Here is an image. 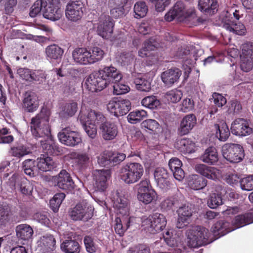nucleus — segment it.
Returning a JSON list of instances; mask_svg holds the SVG:
<instances>
[{
    "label": "nucleus",
    "instance_id": "f257e3e1",
    "mask_svg": "<svg viewBox=\"0 0 253 253\" xmlns=\"http://www.w3.org/2000/svg\"><path fill=\"white\" fill-rule=\"evenodd\" d=\"M51 114L49 109L43 107L39 113L32 118L30 123L31 132L35 137H45L44 140H41V143L42 149L47 154L53 153L56 148L55 144L51 136L49 124Z\"/></svg>",
    "mask_w": 253,
    "mask_h": 253
},
{
    "label": "nucleus",
    "instance_id": "f03ea898",
    "mask_svg": "<svg viewBox=\"0 0 253 253\" xmlns=\"http://www.w3.org/2000/svg\"><path fill=\"white\" fill-rule=\"evenodd\" d=\"M122 78V74L115 67L105 66L89 75L85 81L84 87L91 92L100 91L111 83L119 82Z\"/></svg>",
    "mask_w": 253,
    "mask_h": 253
},
{
    "label": "nucleus",
    "instance_id": "7ed1b4c3",
    "mask_svg": "<svg viewBox=\"0 0 253 253\" xmlns=\"http://www.w3.org/2000/svg\"><path fill=\"white\" fill-rule=\"evenodd\" d=\"M78 119L83 125L87 135L94 139L97 135V125H100L105 120L104 115L99 112L86 109L82 107Z\"/></svg>",
    "mask_w": 253,
    "mask_h": 253
},
{
    "label": "nucleus",
    "instance_id": "20e7f679",
    "mask_svg": "<svg viewBox=\"0 0 253 253\" xmlns=\"http://www.w3.org/2000/svg\"><path fill=\"white\" fill-rule=\"evenodd\" d=\"M167 225L166 217L161 213L156 212L148 217L141 218V228L148 234H155L164 230Z\"/></svg>",
    "mask_w": 253,
    "mask_h": 253
},
{
    "label": "nucleus",
    "instance_id": "39448f33",
    "mask_svg": "<svg viewBox=\"0 0 253 253\" xmlns=\"http://www.w3.org/2000/svg\"><path fill=\"white\" fill-rule=\"evenodd\" d=\"M186 243L189 248H197L206 244L210 232L205 227L195 226L190 227L186 233Z\"/></svg>",
    "mask_w": 253,
    "mask_h": 253
},
{
    "label": "nucleus",
    "instance_id": "423d86ee",
    "mask_svg": "<svg viewBox=\"0 0 253 253\" xmlns=\"http://www.w3.org/2000/svg\"><path fill=\"white\" fill-rule=\"evenodd\" d=\"M143 173L142 165L138 163H129L124 165L121 169L120 177L125 183L131 184L137 182Z\"/></svg>",
    "mask_w": 253,
    "mask_h": 253
},
{
    "label": "nucleus",
    "instance_id": "0eeeda50",
    "mask_svg": "<svg viewBox=\"0 0 253 253\" xmlns=\"http://www.w3.org/2000/svg\"><path fill=\"white\" fill-rule=\"evenodd\" d=\"M137 186V198L140 202L146 205L157 200V194L152 188L149 179L142 180Z\"/></svg>",
    "mask_w": 253,
    "mask_h": 253
},
{
    "label": "nucleus",
    "instance_id": "6e6552de",
    "mask_svg": "<svg viewBox=\"0 0 253 253\" xmlns=\"http://www.w3.org/2000/svg\"><path fill=\"white\" fill-rule=\"evenodd\" d=\"M222 154L230 163H239L245 156L243 147L234 143L225 144L222 147Z\"/></svg>",
    "mask_w": 253,
    "mask_h": 253
},
{
    "label": "nucleus",
    "instance_id": "1a4fd4ad",
    "mask_svg": "<svg viewBox=\"0 0 253 253\" xmlns=\"http://www.w3.org/2000/svg\"><path fill=\"white\" fill-rule=\"evenodd\" d=\"M93 210L91 205L83 201L71 209L70 215L74 220L87 221L92 217Z\"/></svg>",
    "mask_w": 253,
    "mask_h": 253
},
{
    "label": "nucleus",
    "instance_id": "9d476101",
    "mask_svg": "<svg viewBox=\"0 0 253 253\" xmlns=\"http://www.w3.org/2000/svg\"><path fill=\"white\" fill-rule=\"evenodd\" d=\"M44 4L42 10L44 18L55 21L62 16L63 11L60 8L59 0H44Z\"/></svg>",
    "mask_w": 253,
    "mask_h": 253
},
{
    "label": "nucleus",
    "instance_id": "9b49d317",
    "mask_svg": "<svg viewBox=\"0 0 253 253\" xmlns=\"http://www.w3.org/2000/svg\"><path fill=\"white\" fill-rule=\"evenodd\" d=\"M59 141L68 146L75 147L82 142V137L79 132L67 127L58 133Z\"/></svg>",
    "mask_w": 253,
    "mask_h": 253
},
{
    "label": "nucleus",
    "instance_id": "f8f14e48",
    "mask_svg": "<svg viewBox=\"0 0 253 253\" xmlns=\"http://www.w3.org/2000/svg\"><path fill=\"white\" fill-rule=\"evenodd\" d=\"M131 109V103L128 99H119L114 98L107 105V110L115 116H124Z\"/></svg>",
    "mask_w": 253,
    "mask_h": 253
},
{
    "label": "nucleus",
    "instance_id": "ddd939ff",
    "mask_svg": "<svg viewBox=\"0 0 253 253\" xmlns=\"http://www.w3.org/2000/svg\"><path fill=\"white\" fill-rule=\"evenodd\" d=\"M84 9V4L81 0H72L66 5V17L70 21L77 22L82 18Z\"/></svg>",
    "mask_w": 253,
    "mask_h": 253
},
{
    "label": "nucleus",
    "instance_id": "4468645a",
    "mask_svg": "<svg viewBox=\"0 0 253 253\" xmlns=\"http://www.w3.org/2000/svg\"><path fill=\"white\" fill-rule=\"evenodd\" d=\"M113 207L118 215L123 218L129 216V205L128 200L122 194L116 192L112 197Z\"/></svg>",
    "mask_w": 253,
    "mask_h": 253
},
{
    "label": "nucleus",
    "instance_id": "2eb2a0df",
    "mask_svg": "<svg viewBox=\"0 0 253 253\" xmlns=\"http://www.w3.org/2000/svg\"><path fill=\"white\" fill-rule=\"evenodd\" d=\"M114 23L108 15H102L97 24L96 31L98 35L104 39H109L113 32Z\"/></svg>",
    "mask_w": 253,
    "mask_h": 253
},
{
    "label": "nucleus",
    "instance_id": "dca6fc26",
    "mask_svg": "<svg viewBox=\"0 0 253 253\" xmlns=\"http://www.w3.org/2000/svg\"><path fill=\"white\" fill-rule=\"evenodd\" d=\"M241 48L240 68L243 71L248 72L253 67V45L247 43L243 44Z\"/></svg>",
    "mask_w": 253,
    "mask_h": 253
},
{
    "label": "nucleus",
    "instance_id": "f3484780",
    "mask_svg": "<svg viewBox=\"0 0 253 253\" xmlns=\"http://www.w3.org/2000/svg\"><path fill=\"white\" fill-rule=\"evenodd\" d=\"M172 8L179 21L187 22L195 17L194 10L192 8H188L182 0L177 1Z\"/></svg>",
    "mask_w": 253,
    "mask_h": 253
},
{
    "label": "nucleus",
    "instance_id": "a211bd4d",
    "mask_svg": "<svg viewBox=\"0 0 253 253\" xmlns=\"http://www.w3.org/2000/svg\"><path fill=\"white\" fill-rule=\"evenodd\" d=\"M110 177V171L108 169L95 170L93 172V184L95 191L104 192L108 187V180Z\"/></svg>",
    "mask_w": 253,
    "mask_h": 253
},
{
    "label": "nucleus",
    "instance_id": "6ab92c4d",
    "mask_svg": "<svg viewBox=\"0 0 253 253\" xmlns=\"http://www.w3.org/2000/svg\"><path fill=\"white\" fill-rule=\"evenodd\" d=\"M231 131L237 136H245L252 133L253 128L249 126L248 122L244 119H236L231 125Z\"/></svg>",
    "mask_w": 253,
    "mask_h": 253
},
{
    "label": "nucleus",
    "instance_id": "aec40b11",
    "mask_svg": "<svg viewBox=\"0 0 253 253\" xmlns=\"http://www.w3.org/2000/svg\"><path fill=\"white\" fill-rule=\"evenodd\" d=\"M195 169L202 176L214 181L219 180L222 175V172L219 169L203 164L196 165Z\"/></svg>",
    "mask_w": 253,
    "mask_h": 253
},
{
    "label": "nucleus",
    "instance_id": "412c9836",
    "mask_svg": "<svg viewBox=\"0 0 253 253\" xmlns=\"http://www.w3.org/2000/svg\"><path fill=\"white\" fill-rule=\"evenodd\" d=\"M100 129L102 138L105 140H112L116 138L118 133V127L116 123L106 121L100 123Z\"/></svg>",
    "mask_w": 253,
    "mask_h": 253
},
{
    "label": "nucleus",
    "instance_id": "4be33fe9",
    "mask_svg": "<svg viewBox=\"0 0 253 253\" xmlns=\"http://www.w3.org/2000/svg\"><path fill=\"white\" fill-rule=\"evenodd\" d=\"M178 218L176 222V227L178 228H182L188 224L190 221L192 215L191 208L188 204L184 205L179 207L177 211Z\"/></svg>",
    "mask_w": 253,
    "mask_h": 253
},
{
    "label": "nucleus",
    "instance_id": "5701e85b",
    "mask_svg": "<svg viewBox=\"0 0 253 253\" xmlns=\"http://www.w3.org/2000/svg\"><path fill=\"white\" fill-rule=\"evenodd\" d=\"M197 123V119L194 114H188L181 120L178 127V133L181 135L188 134Z\"/></svg>",
    "mask_w": 253,
    "mask_h": 253
},
{
    "label": "nucleus",
    "instance_id": "b1692460",
    "mask_svg": "<svg viewBox=\"0 0 253 253\" xmlns=\"http://www.w3.org/2000/svg\"><path fill=\"white\" fill-rule=\"evenodd\" d=\"M154 176L158 187L162 189H167L170 185L169 175L164 168H157L154 172Z\"/></svg>",
    "mask_w": 253,
    "mask_h": 253
},
{
    "label": "nucleus",
    "instance_id": "393cba45",
    "mask_svg": "<svg viewBox=\"0 0 253 253\" xmlns=\"http://www.w3.org/2000/svg\"><path fill=\"white\" fill-rule=\"evenodd\" d=\"M222 27L225 29L235 34L242 36L244 35L246 32V29L243 24L233 22L229 18H227V15L222 19Z\"/></svg>",
    "mask_w": 253,
    "mask_h": 253
},
{
    "label": "nucleus",
    "instance_id": "a878e982",
    "mask_svg": "<svg viewBox=\"0 0 253 253\" xmlns=\"http://www.w3.org/2000/svg\"><path fill=\"white\" fill-rule=\"evenodd\" d=\"M235 230L232 225L224 220H221L215 223L211 228V232L216 239Z\"/></svg>",
    "mask_w": 253,
    "mask_h": 253
},
{
    "label": "nucleus",
    "instance_id": "bb28decb",
    "mask_svg": "<svg viewBox=\"0 0 253 253\" xmlns=\"http://www.w3.org/2000/svg\"><path fill=\"white\" fill-rule=\"evenodd\" d=\"M89 50L85 47H78L72 52V55L74 61L82 65H90L89 60Z\"/></svg>",
    "mask_w": 253,
    "mask_h": 253
},
{
    "label": "nucleus",
    "instance_id": "cd10ccee",
    "mask_svg": "<svg viewBox=\"0 0 253 253\" xmlns=\"http://www.w3.org/2000/svg\"><path fill=\"white\" fill-rule=\"evenodd\" d=\"M64 53V50L57 44L48 45L45 49L46 59L50 62L60 61Z\"/></svg>",
    "mask_w": 253,
    "mask_h": 253
},
{
    "label": "nucleus",
    "instance_id": "c85d7f7f",
    "mask_svg": "<svg viewBox=\"0 0 253 253\" xmlns=\"http://www.w3.org/2000/svg\"><path fill=\"white\" fill-rule=\"evenodd\" d=\"M181 75V72L179 69H171L164 72L161 74V79L166 85L171 86L178 81Z\"/></svg>",
    "mask_w": 253,
    "mask_h": 253
},
{
    "label": "nucleus",
    "instance_id": "c756f323",
    "mask_svg": "<svg viewBox=\"0 0 253 253\" xmlns=\"http://www.w3.org/2000/svg\"><path fill=\"white\" fill-rule=\"evenodd\" d=\"M57 186L63 190H71L74 188V182L66 170H62L58 174Z\"/></svg>",
    "mask_w": 253,
    "mask_h": 253
},
{
    "label": "nucleus",
    "instance_id": "7c9ffc66",
    "mask_svg": "<svg viewBox=\"0 0 253 253\" xmlns=\"http://www.w3.org/2000/svg\"><path fill=\"white\" fill-rule=\"evenodd\" d=\"M55 240L50 234L42 236L40 242L41 251L42 253H50L55 249Z\"/></svg>",
    "mask_w": 253,
    "mask_h": 253
},
{
    "label": "nucleus",
    "instance_id": "2f4dec72",
    "mask_svg": "<svg viewBox=\"0 0 253 253\" xmlns=\"http://www.w3.org/2000/svg\"><path fill=\"white\" fill-rule=\"evenodd\" d=\"M37 169L42 171H47L55 167V164L53 159L46 155H41L36 162Z\"/></svg>",
    "mask_w": 253,
    "mask_h": 253
},
{
    "label": "nucleus",
    "instance_id": "473e14b6",
    "mask_svg": "<svg viewBox=\"0 0 253 253\" xmlns=\"http://www.w3.org/2000/svg\"><path fill=\"white\" fill-rule=\"evenodd\" d=\"M70 156L71 158L75 159V163L81 169H86L91 162L90 157L86 153L72 152Z\"/></svg>",
    "mask_w": 253,
    "mask_h": 253
},
{
    "label": "nucleus",
    "instance_id": "72a5a7b5",
    "mask_svg": "<svg viewBox=\"0 0 253 253\" xmlns=\"http://www.w3.org/2000/svg\"><path fill=\"white\" fill-rule=\"evenodd\" d=\"M216 0H199L198 7L200 10L209 15L214 14L217 11Z\"/></svg>",
    "mask_w": 253,
    "mask_h": 253
},
{
    "label": "nucleus",
    "instance_id": "f704fd0d",
    "mask_svg": "<svg viewBox=\"0 0 253 253\" xmlns=\"http://www.w3.org/2000/svg\"><path fill=\"white\" fill-rule=\"evenodd\" d=\"M23 105L26 110L33 112L37 110L39 106L38 98L33 92H26L23 100Z\"/></svg>",
    "mask_w": 253,
    "mask_h": 253
},
{
    "label": "nucleus",
    "instance_id": "c9c22d12",
    "mask_svg": "<svg viewBox=\"0 0 253 253\" xmlns=\"http://www.w3.org/2000/svg\"><path fill=\"white\" fill-rule=\"evenodd\" d=\"M207 182L206 179L197 174L190 175L187 180L189 187L194 190L203 189L207 186Z\"/></svg>",
    "mask_w": 253,
    "mask_h": 253
},
{
    "label": "nucleus",
    "instance_id": "e433bc0d",
    "mask_svg": "<svg viewBox=\"0 0 253 253\" xmlns=\"http://www.w3.org/2000/svg\"><path fill=\"white\" fill-rule=\"evenodd\" d=\"M159 46V43L155 38H150L144 42L142 48L138 51V55L142 58L148 57L149 51H153Z\"/></svg>",
    "mask_w": 253,
    "mask_h": 253
},
{
    "label": "nucleus",
    "instance_id": "4c0bfd02",
    "mask_svg": "<svg viewBox=\"0 0 253 253\" xmlns=\"http://www.w3.org/2000/svg\"><path fill=\"white\" fill-rule=\"evenodd\" d=\"M201 160L205 163L215 165L218 161V154L216 149L213 147L208 148L201 156Z\"/></svg>",
    "mask_w": 253,
    "mask_h": 253
},
{
    "label": "nucleus",
    "instance_id": "58836bf2",
    "mask_svg": "<svg viewBox=\"0 0 253 253\" xmlns=\"http://www.w3.org/2000/svg\"><path fill=\"white\" fill-rule=\"evenodd\" d=\"M134 218L133 217H129L127 218L122 217L121 219L120 217H116L114 226L116 233L120 236H123Z\"/></svg>",
    "mask_w": 253,
    "mask_h": 253
},
{
    "label": "nucleus",
    "instance_id": "ea45409f",
    "mask_svg": "<svg viewBox=\"0 0 253 253\" xmlns=\"http://www.w3.org/2000/svg\"><path fill=\"white\" fill-rule=\"evenodd\" d=\"M252 223H253V212H249L236 216L232 225L236 229Z\"/></svg>",
    "mask_w": 253,
    "mask_h": 253
},
{
    "label": "nucleus",
    "instance_id": "a19ab883",
    "mask_svg": "<svg viewBox=\"0 0 253 253\" xmlns=\"http://www.w3.org/2000/svg\"><path fill=\"white\" fill-rule=\"evenodd\" d=\"M216 191L217 193L211 194L208 201V205L211 209H215L223 203L221 194L225 192V190L221 186H217Z\"/></svg>",
    "mask_w": 253,
    "mask_h": 253
},
{
    "label": "nucleus",
    "instance_id": "79ce46f5",
    "mask_svg": "<svg viewBox=\"0 0 253 253\" xmlns=\"http://www.w3.org/2000/svg\"><path fill=\"white\" fill-rule=\"evenodd\" d=\"M16 232L18 238L26 241L31 238L33 234V230L29 225L22 224L16 227Z\"/></svg>",
    "mask_w": 253,
    "mask_h": 253
},
{
    "label": "nucleus",
    "instance_id": "37998d69",
    "mask_svg": "<svg viewBox=\"0 0 253 253\" xmlns=\"http://www.w3.org/2000/svg\"><path fill=\"white\" fill-rule=\"evenodd\" d=\"M176 147L183 153H192L195 151V144L190 139L183 138L177 141Z\"/></svg>",
    "mask_w": 253,
    "mask_h": 253
},
{
    "label": "nucleus",
    "instance_id": "c03bdc74",
    "mask_svg": "<svg viewBox=\"0 0 253 253\" xmlns=\"http://www.w3.org/2000/svg\"><path fill=\"white\" fill-rule=\"evenodd\" d=\"M61 250L65 253H80L79 243L74 240H66L60 245Z\"/></svg>",
    "mask_w": 253,
    "mask_h": 253
},
{
    "label": "nucleus",
    "instance_id": "a18cd8bd",
    "mask_svg": "<svg viewBox=\"0 0 253 253\" xmlns=\"http://www.w3.org/2000/svg\"><path fill=\"white\" fill-rule=\"evenodd\" d=\"M190 54L189 50L186 49L181 48L178 50L176 53V56L179 58L181 59L184 61L183 68L184 70V77L186 78L188 77L189 74L191 73V68L189 66H187V64H191L190 61H189L187 58Z\"/></svg>",
    "mask_w": 253,
    "mask_h": 253
},
{
    "label": "nucleus",
    "instance_id": "49530a36",
    "mask_svg": "<svg viewBox=\"0 0 253 253\" xmlns=\"http://www.w3.org/2000/svg\"><path fill=\"white\" fill-rule=\"evenodd\" d=\"M136 88L142 91L148 92L151 89V81L146 75H140L134 80Z\"/></svg>",
    "mask_w": 253,
    "mask_h": 253
},
{
    "label": "nucleus",
    "instance_id": "de8ad7c7",
    "mask_svg": "<svg viewBox=\"0 0 253 253\" xmlns=\"http://www.w3.org/2000/svg\"><path fill=\"white\" fill-rule=\"evenodd\" d=\"M163 238L166 244L171 247H177L180 244L179 239L172 229H168L163 234Z\"/></svg>",
    "mask_w": 253,
    "mask_h": 253
},
{
    "label": "nucleus",
    "instance_id": "09e8293b",
    "mask_svg": "<svg viewBox=\"0 0 253 253\" xmlns=\"http://www.w3.org/2000/svg\"><path fill=\"white\" fill-rule=\"evenodd\" d=\"M89 50V60L90 65L101 61L104 55V51L99 47L94 46L88 48Z\"/></svg>",
    "mask_w": 253,
    "mask_h": 253
},
{
    "label": "nucleus",
    "instance_id": "8fccbe9b",
    "mask_svg": "<svg viewBox=\"0 0 253 253\" xmlns=\"http://www.w3.org/2000/svg\"><path fill=\"white\" fill-rule=\"evenodd\" d=\"M216 136L220 141H225L230 135V131L227 124L221 123L220 125H215Z\"/></svg>",
    "mask_w": 253,
    "mask_h": 253
},
{
    "label": "nucleus",
    "instance_id": "3c124183",
    "mask_svg": "<svg viewBox=\"0 0 253 253\" xmlns=\"http://www.w3.org/2000/svg\"><path fill=\"white\" fill-rule=\"evenodd\" d=\"M147 116V112L144 110H137L129 113L127 117L128 122L132 124L140 122Z\"/></svg>",
    "mask_w": 253,
    "mask_h": 253
},
{
    "label": "nucleus",
    "instance_id": "603ef678",
    "mask_svg": "<svg viewBox=\"0 0 253 253\" xmlns=\"http://www.w3.org/2000/svg\"><path fill=\"white\" fill-rule=\"evenodd\" d=\"M78 107L76 102L66 103L62 108L59 113L61 117H72L75 115L77 111Z\"/></svg>",
    "mask_w": 253,
    "mask_h": 253
},
{
    "label": "nucleus",
    "instance_id": "864d4df0",
    "mask_svg": "<svg viewBox=\"0 0 253 253\" xmlns=\"http://www.w3.org/2000/svg\"><path fill=\"white\" fill-rule=\"evenodd\" d=\"M10 208L6 204L0 205V226H5L10 220Z\"/></svg>",
    "mask_w": 253,
    "mask_h": 253
},
{
    "label": "nucleus",
    "instance_id": "5fc2aeb1",
    "mask_svg": "<svg viewBox=\"0 0 253 253\" xmlns=\"http://www.w3.org/2000/svg\"><path fill=\"white\" fill-rule=\"evenodd\" d=\"M134 17L137 19L144 17L148 11V7L144 1H138L134 5Z\"/></svg>",
    "mask_w": 253,
    "mask_h": 253
},
{
    "label": "nucleus",
    "instance_id": "6e6d98bb",
    "mask_svg": "<svg viewBox=\"0 0 253 253\" xmlns=\"http://www.w3.org/2000/svg\"><path fill=\"white\" fill-rule=\"evenodd\" d=\"M141 105L150 109H156L160 105V102L155 96H148L144 97L141 102Z\"/></svg>",
    "mask_w": 253,
    "mask_h": 253
},
{
    "label": "nucleus",
    "instance_id": "4d7b16f0",
    "mask_svg": "<svg viewBox=\"0 0 253 253\" xmlns=\"http://www.w3.org/2000/svg\"><path fill=\"white\" fill-rule=\"evenodd\" d=\"M142 127L149 131L151 133H156L160 129L159 123L154 119H147L141 123Z\"/></svg>",
    "mask_w": 253,
    "mask_h": 253
},
{
    "label": "nucleus",
    "instance_id": "13d9d810",
    "mask_svg": "<svg viewBox=\"0 0 253 253\" xmlns=\"http://www.w3.org/2000/svg\"><path fill=\"white\" fill-rule=\"evenodd\" d=\"M35 161L27 159L23 163V169L26 174L34 176L37 171V167L35 165Z\"/></svg>",
    "mask_w": 253,
    "mask_h": 253
},
{
    "label": "nucleus",
    "instance_id": "bf43d9fd",
    "mask_svg": "<svg viewBox=\"0 0 253 253\" xmlns=\"http://www.w3.org/2000/svg\"><path fill=\"white\" fill-rule=\"evenodd\" d=\"M65 197V194L63 193H59L55 194L50 200V207L54 212H57Z\"/></svg>",
    "mask_w": 253,
    "mask_h": 253
},
{
    "label": "nucleus",
    "instance_id": "052dcab7",
    "mask_svg": "<svg viewBox=\"0 0 253 253\" xmlns=\"http://www.w3.org/2000/svg\"><path fill=\"white\" fill-rule=\"evenodd\" d=\"M179 203L177 197H168L161 203V208L164 210H169L178 206Z\"/></svg>",
    "mask_w": 253,
    "mask_h": 253
},
{
    "label": "nucleus",
    "instance_id": "680f3d73",
    "mask_svg": "<svg viewBox=\"0 0 253 253\" xmlns=\"http://www.w3.org/2000/svg\"><path fill=\"white\" fill-rule=\"evenodd\" d=\"M118 61L122 66H128L134 62V56L132 52H123L119 55Z\"/></svg>",
    "mask_w": 253,
    "mask_h": 253
},
{
    "label": "nucleus",
    "instance_id": "e2e57ef3",
    "mask_svg": "<svg viewBox=\"0 0 253 253\" xmlns=\"http://www.w3.org/2000/svg\"><path fill=\"white\" fill-rule=\"evenodd\" d=\"M30 152V150L28 148L23 145L11 147L10 151V153L12 156L19 158L23 157Z\"/></svg>",
    "mask_w": 253,
    "mask_h": 253
},
{
    "label": "nucleus",
    "instance_id": "0e129e2a",
    "mask_svg": "<svg viewBox=\"0 0 253 253\" xmlns=\"http://www.w3.org/2000/svg\"><path fill=\"white\" fill-rule=\"evenodd\" d=\"M44 0H37L30 8L29 15L31 17H35L39 15L41 12H42L44 4Z\"/></svg>",
    "mask_w": 253,
    "mask_h": 253
},
{
    "label": "nucleus",
    "instance_id": "69168bd1",
    "mask_svg": "<svg viewBox=\"0 0 253 253\" xmlns=\"http://www.w3.org/2000/svg\"><path fill=\"white\" fill-rule=\"evenodd\" d=\"M182 96V92L178 89L170 90L166 94V98L169 102L171 103L178 102L181 99Z\"/></svg>",
    "mask_w": 253,
    "mask_h": 253
},
{
    "label": "nucleus",
    "instance_id": "338daca9",
    "mask_svg": "<svg viewBox=\"0 0 253 253\" xmlns=\"http://www.w3.org/2000/svg\"><path fill=\"white\" fill-rule=\"evenodd\" d=\"M240 183L241 188L243 190L251 191L253 190V175H250L241 179Z\"/></svg>",
    "mask_w": 253,
    "mask_h": 253
},
{
    "label": "nucleus",
    "instance_id": "774afa93",
    "mask_svg": "<svg viewBox=\"0 0 253 253\" xmlns=\"http://www.w3.org/2000/svg\"><path fill=\"white\" fill-rule=\"evenodd\" d=\"M84 242L86 250L88 253H94L97 249V246L94 242L93 239L89 236H85Z\"/></svg>",
    "mask_w": 253,
    "mask_h": 253
}]
</instances>
